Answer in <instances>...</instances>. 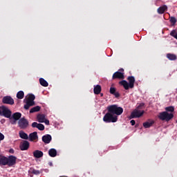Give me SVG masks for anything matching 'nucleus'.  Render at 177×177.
<instances>
[{
    "mask_svg": "<svg viewBox=\"0 0 177 177\" xmlns=\"http://www.w3.org/2000/svg\"><path fill=\"white\" fill-rule=\"evenodd\" d=\"M108 111L109 113L104 116L103 121H104V122H117L118 120L117 115H121L124 109L121 107H118L117 105H112L108 106ZM113 114H116V115Z\"/></svg>",
    "mask_w": 177,
    "mask_h": 177,
    "instance_id": "f257e3e1",
    "label": "nucleus"
},
{
    "mask_svg": "<svg viewBox=\"0 0 177 177\" xmlns=\"http://www.w3.org/2000/svg\"><path fill=\"white\" fill-rule=\"evenodd\" d=\"M127 80L129 81V83L125 80L119 82V84L122 85L127 91H128L129 88L132 89V88H133V86H135V77H133V76H129Z\"/></svg>",
    "mask_w": 177,
    "mask_h": 177,
    "instance_id": "f03ea898",
    "label": "nucleus"
},
{
    "mask_svg": "<svg viewBox=\"0 0 177 177\" xmlns=\"http://www.w3.org/2000/svg\"><path fill=\"white\" fill-rule=\"evenodd\" d=\"M143 106H145V104L142 103L140 104L138 107L135 109L131 115V118H139L140 117H142L143 115V114H145V111H142L139 109H140V107H143Z\"/></svg>",
    "mask_w": 177,
    "mask_h": 177,
    "instance_id": "7ed1b4c3",
    "label": "nucleus"
},
{
    "mask_svg": "<svg viewBox=\"0 0 177 177\" xmlns=\"http://www.w3.org/2000/svg\"><path fill=\"white\" fill-rule=\"evenodd\" d=\"M158 117L162 121H170V120H172V118H174V113L164 111L160 113Z\"/></svg>",
    "mask_w": 177,
    "mask_h": 177,
    "instance_id": "20e7f679",
    "label": "nucleus"
},
{
    "mask_svg": "<svg viewBox=\"0 0 177 177\" xmlns=\"http://www.w3.org/2000/svg\"><path fill=\"white\" fill-rule=\"evenodd\" d=\"M0 115H3L4 117H6V118H10L12 111L5 106H0Z\"/></svg>",
    "mask_w": 177,
    "mask_h": 177,
    "instance_id": "39448f33",
    "label": "nucleus"
},
{
    "mask_svg": "<svg viewBox=\"0 0 177 177\" xmlns=\"http://www.w3.org/2000/svg\"><path fill=\"white\" fill-rule=\"evenodd\" d=\"M17 160V158H16V156H10L8 158H7V165L8 167H13V165H16Z\"/></svg>",
    "mask_w": 177,
    "mask_h": 177,
    "instance_id": "423d86ee",
    "label": "nucleus"
},
{
    "mask_svg": "<svg viewBox=\"0 0 177 177\" xmlns=\"http://www.w3.org/2000/svg\"><path fill=\"white\" fill-rule=\"evenodd\" d=\"M37 121L38 122H44L46 124V125H49V120H48L46 119V118L45 117V115H37Z\"/></svg>",
    "mask_w": 177,
    "mask_h": 177,
    "instance_id": "0eeeda50",
    "label": "nucleus"
},
{
    "mask_svg": "<svg viewBox=\"0 0 177 177\" xmlns=\"http://www.w3.org/2000/svg\"><path fill=\"white\" fill-rule=\"evenodd\" d=\"M3 103L5 104H15V100L10 96H6L3 98Z\"/></svg>",
    "mask_w": 177,
    "mask_h": 177,
    "instance_id": "6e6552de",
    "label": "nucleus"
},
{
    "mask_svg": "<svg viewBox=\"0 0 177 177\" xmlns=\"http://www.w3.org/2000/svg\"><path fill=\"white\" fill-rule=\"evenodd\" d=\"M19 125L20 128H21V129H24L25 128H27L28 127V122L26 119L21 118L19 121Z\"/></svg>",
    "mask_w": 177,
    "mask_h": 177,
    "instance_id": "1a4fd4ad",
    "label": "nucleus"
},
{
    "mask_svg": "<svg viewBox=\"0 0 177 177\" xmlns=\"http://www.w3.org/2000/svg\"><path fill=\"white\" fill-rule=\"evenodd\" d=\"M35 100V96L34 95H28L26 97V103H28L29 104H32L34 106V100Z\"/></svg>",
    "mask_w": 177,
    "mask_h": 177,
    "instance_id": "9d476101",
    "label": "nucleus"
},
{
    "mask_svg": "<svg viewBox=\"0 0 177 177\" xmlns=\"http://www.w3.org/2000/svg\"><path fill=\"white\" fill-rule=\"evenodd\" d=\"M19 147L22 151L28 150V147H30V142L28 141H24L21 142Z\"/></svg>",
    "mask_w": 177,
    "mask_h": 177,
    "instance_id": "9b49d317",
    "label": "nucleus"
},
{
    "mask_svg": "<svg viewBox=\"0 0 177 177\" xmlns=\"http://www.w3.org/2000/svg\"><path fill=\"white\" fill-rule=\"evenodd\" d=\"M29 140L30 142H37V140H38V135L36 131L31 133L29 135Z\"/></svg>",
    "mask_w": 177,
    "mask_h": 177,
    "instance_id": "f8f14e48",
    "label": "nucleus"
},
{
    "mask_svg": "<svg viewBox=\"0 0 177 177\" xmlns=\"http://www.w3.org/2000/svg\"><path fill=\"white\" fill-rule=\"evenodd\" d=\"M33 156L35 158H41V157H44V152L39 150H35L33 151Z\"/></svg>",
    "mask_w": 177,
    "mask_h": 177,
    "instance_id": "ddd939ff",
    "label": "nucleus"
},
{
    "mask_svg": "<svg viewBox=\"0 0 177 177\" xmlns=\"http://www.w3.org/2000/svg\"><path fill=\"white\" fill-rule=\"evenodd\" d=\"M117 78L119 80H124V73L121 72H115L113 75V79L115 80Z\"/></svg>",
    "mask_w": 177,
    "mask_h": 177,
    "instance_id": "4468645a",
    "label": "nucleus"
},
{
    "mask_svg": "<svg viewBox=\"0 0 177 177\" xmlns=\"http://www.w3.org/2000/svg\"><path fill=\"white\" fill-rule=\"evenodd\" d=\"M32 128H38L39 131H44L45 129V126L42 124H38L37 122H33L32 124Z\"/></svg>",
    "mask_w": 177,
    "mask_h": 177,
    "instance_id": "2eb2a0df",
    "label": "nucleus"
},
{
    "mask_svg": "<svg viewBox=\"0 0 177 177\" xmlns=\"http://www.w3.org/2000/svg\"><path fill=\"white\" fill-rule=\"evenodd\" d=\"M0 165H8V158L0 156Z\"/></svg>",
    "mask_w": 177,
    "mask_h": 177,
    "instance_id": "dca6fc26",
    "label": "nucleus"
},
{
    "mask_svg": "<svg viewBox=\"0 0 177 177\" xmlns=\"http://www.w3.org/2000/svg\"><path fill=\"white\" fill-rule=\"evenodd\" d=\"M42 140L44 143H50V140H52V137L50 135H46L42 137Z\"/></svg>",
    "mask_w": 177,
    "mask_h": 177,
    "instance_id": "f3484780",
    "label": "nucleus"
},
{
    "mask_svg": "<svg viewBox=\"0 0 177 177\" xmlns=\"http://www.w3.org/2000/svg\"><path fill=\"white\" fill-rule=\"evenodd\" d=\"M48 154L50 157H56L57 156V151L55 149H50L48 151Z\"/></svg>",
    "mask_w": 177,
    "mask_h": 177,
    "instance_id": "a211bd4d",
    "label": "nucleus"
},
{
    "mask_svg": "<svg viewBox=\"0 0 177 177\" xmlns=\"http://www.w3.org/2000/svg\"><path fill=\"white\" fill-rule=\"evenodd\" d=\"M167 9H168L167 6H162L158 9V13H159V15H162V13H164Z\"/></svg>",
    "mask_w": 177,
    "mask_h": 177,
    "instance_id": "6ab92c4d",
    "label": "nucleus"
},
{
    "mask_svg": "<svg viewBox=\"0 0 177 177\" xmlns=\"http://www.w3.org/2000/svg\"><path fill=\"white\" fill-rule=\"evenodd\" d=\"M100 92H102V86H100V85H97L94 86V93L95 95H99Z\"/></svg>",
    "mask_w": 177,
    "mask_h": 177,
    "instance_id": "aec40b11",
    "label": "nucleus"
},
{
    "mask_svg": "<svg viewBox=\"0 0 177 177\" xmlns=\"http://www.w3.org/2000/svg\"><path fill=\"white\" fill-rule=\"evenodd\" d=\"M19 137L21 138V139H25L26 140L28 139V135H27V133H26L23 131H19Z\"/></svg>",
    "mask_w": 177,
    "mask_h": 177,
    "instance_id": "412c9836",
    "label": "nucleus"
},
{
    "mask_svg": "<svg viewBox=\"0 0 177 177\" xmlns=\"http://www.w3.org/2000/svg\"><path fill=\"white\" fill-rule=\"evenodd\" d=\"M153 124H154V121L151 120L149 122H146L143 123V127H144V128H150V127H151V125H153Z\"/></svg>",
    "mask_w": 177,
    "mask_h": 177,
    "instance_id": "4be33fe9",
    "label": "nucleus"
},
{
    "mask_svg": "<svg viewBox=\"0 0 177 177\" xmlns=\"http://www.w3.org/2000/svg\"><path fill=\"white\" fill-rule=\"evenodd\" d=\"M110 93H111L112 95H114L115 96V97H120V93H115V88H114V87L110 88Z\"/></svg>",
    "mask_w": 177,
    "mask_h": 177,
    "instance_id": "5701e85b",
    "label": "nucleus"
},
{
    "mask_svg": "<svg viewBox=\"0 0 177 177\" xmlns=\"http://www.w3.org/2000/svg\"><path fill=\"white\" fill-rule=\"evenodd\" d=\"M21 118V113H15L12 115V118L15 120V121L20 120Z\"/></svg>",
    "mask_w": 177,
    "mask_h": 177,
    "instance_id": "b1692460",
    "label": "nucleus"
},
{
    "mask_svg": "<svg viewBox=\"0 0 177 177\" xmlns=\"http://www.w3.org/2000/svg\"><path fill=\"white\" fill-rule=\"evenodd\" d=\"M39 83L42 86H48V82H46L44 78L39 79Z\"/></svg>",
    "mask_w": 177,
    "mask_h": 177,
    "instance_id": "393cba45",
    "label": "nucleus"
},
{
    "mask_svg": "<svg viewBox=\"0 0 177 177\" xmlns=\"http://www.w3.org/2000/svg\"><path fill=\"white\" fill-rule=\"evenodd\" d=\"M39 110H41V106H36L30 109V113H37V111H39Z\"/></svg>",
    "mask_w": 177,
    "mask_h": 177,
    "instance_id": "a878e982",
    "label": "nucleus"
},
{
    "mask_svg": "<svg viewBox=\"0 0 177 177\" xmlns=\"http://www.w3.org/2000/svg\"><path fill=\"white\" fill-rule=\"evenodd\" d=\"M167 57L169 60H176V55L174 54L169 53L167 55Z\"/></svg>",
    "mask_w": 177,
    "mask_h": 177,
    "instance_id": "bb28decb",
    "label": "nucleus"
},
{
    "mask_svg": "<svg viewBox=\"0 0 177 177\" xmlns=\"http://www.w3.org/2000/svg\"><path fill=\"white\" fill-rule=\"evenodd\" d=\"M165 110L167 113H171V114H174V111H175V108H174V106H169L166 107Z\"/></svg>",
    "mask_w": 177,
    "mask_h": 177,
    "instance_id": "cd10ccee",
    "label": "nucleus"
},
{
    "mask_svg": "<svg viewBox=\"0 0 177 177\" xmlns=\"http://www.w3.org/2000/svg\"><path fill=\"white\" fill-rule=\"evenodd\" d=\"M17 99H23V97H24V92L23 91H19L17 93Z\"/></svg>",
    "mask_w": 177,
    "mask_h": 177,
    "instance_id": "c85d7f7f",
    "label": "nucleus"
},
{
    "mask_svg": "<svg viewBox=\"0 0 177 177\" xmlns=\"http://www.w3.org/2000/svg\"><path fill=\"white\" fill-rule=\"evenodd\" d=\"M170 35L177 39V31L176 30H171V32H170Z\"/></svg>",
    "mask_w": 177,
    "mask_h": 177,
    "instance_id": "c756f323",
    "label": "nucleus"
},
{
    "mask_svg": "<svg viewBox=\"0 0 177 177\" xmlns=\"http://www.w3.org/2000/svg\"><path fill=\"white\" fill-rule=\"evenodd\" d=\"M32 174H33L34 175H39V174H42V171L33 169L32 171Z\"/></svg>",
    "mask_w": 177,
    "mask_h": 177,
    "instance_id": "7c9ffc66",
    "label": "nucleus"
},
{
    "mask_svg": "<svg viewBox=\"0 0 177 177\" xmlns=\"http://www.w3.org/2000/svg\"><path fill=\"white\" fill-rule=\"evenodd\" d=\"M26 104L24 105V109L26 110H28V109H30V107H31V106H33L32 104H28V102H26Z\"/></svg>",
    "mask_w": 177,
    "mask_h": 177,
    "instance_id": "2f4dec72",
    "label": "nucleus"
},
{
    "mask_svg": "<svg viewBox=\"0 0 177 177\" xmlns=\"http://www.w3.org/2000/svg\"><path fill=\"white\" fill-rule=\"evenodd\" d=\"M170 22L172 23V24H175L176 23V19L174 17H171L170 18Z\"/></svg>",
    "mask_w": 177,
    "mask_h": 177,
    "instance_id": "473e14b6",
    "label": "nucleus"
},
{
    "mask_svg": "<svg viewBox=\"0 0 177 177\" xmlns=\"http://www.w3.org/2000/svg\"><path fill=\"white\" fill-rule=\"evenodd\" d=\"M131 125H135V124H136V122H135V120H131Z\"/></svg>",
    "mask_w": 177,
    "mask_h": 177,
    "instance_id": "72a5a7b5",
    "label": "nucleus"
},
{
    "mask_svg": "<svg viewBox=\"0 0 177 177\" xmlns=\"http://www.w3.org/2000/svg\"><path fill=\"white\" fill-rule=\"evenodd\" d=\"M9 153H11V154H13V153H15V150H13V149H11L9 150Z\"/></svg>",
    "mask_w": 177,
    "mask_h": 177,
    "instance_id": "f704fd0d",
    "label": "nucleus"
},
{
    "mask_svg": "<svg viewBox=\"0 0 177 177\" xmlns=\"http://www.w3.org/2000/svg\"><path fill=\"white\" fill-rule=\"evenodd\" d=\"M176 123H177V120H176Z\"/></svg>",
    "mask_w": 177,
    "mask_h": 177,
    "instance_id": "c9c22d12",
    "label": "nucleus"
}]
</instances>
